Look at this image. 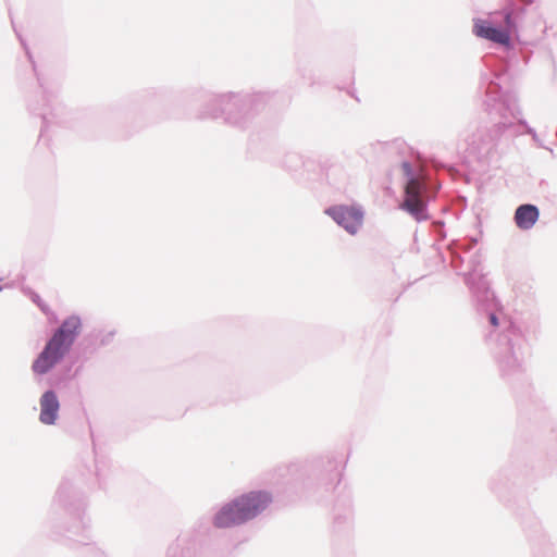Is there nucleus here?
<instances>
[{
	"instance_id": "f257e3e1",
	"label": "nucleus",
	"mask_w": 557,
	"mask_h": 557,
	"mask_svg": "<svg viewBox=\"0 0 557 557\" xmlns=\"http://www.w3.org/2000/svg\"><path fill=\"white\" fill-rule=\"evenodd\" d=\"M492 60L493 58L488 55L483 58L487 71L480 75L479 91L484 95V110L495 122L491 127L476 129L471 136L468 147L469 152L473 153L481 162H488L496 156L499 141L504 136H518L516 124L509 120V116L517 117L521 114L517 97L502 91L498 81L504 74L490 69Z\"/></svg>"
},
{
	"instance_id": "f03ea898",
	"label": "nucleus",
	"mask_w": 557,
	"mask_h": 557,
	"mask_svg": "<svg viewBox=\"0 0 557 557\" xmlns=\"http://www.w3.org/2000/svg\"><path fill=\"white\" fill-rule=\"evenodd\" d=\"M493 326L490 333V347L500 376L511 382L525 372V358L531 343L537 338L540 322L536 318L512 319L497 312L488 313Z\"/></svg>"
},
{
	"instance_id": "7ed1b4c3",
	"label": "nucleus",
	"mask_w": 557,
	"mask_h": 557,
	"mask_svg": "<svg viewBox=\"0 0 557 557\" xmlns=\"http://www.w3.org/2000/svg\"><path fill=\"white\" fill-rule=\"evenodd\" d=\"M48 523L55 535L64 540L71 548L86 546L88 550L100 554L96 548L91 534V521L86 513V503L75 496L70 482L63 481L53 497Z\"/></svg>"
},
{
	"instance_id": "20e7f679",
	"label": "nucleus",
	"mask_w": 557,
	"mask_h": 557,
	"mask_svg": "<svg viewBox=\"0 0 557 557\" xmlns=\"http://www.w3.org/2000/svg\"><path fill=\"white\" fill-rule=\"evenodd\" d=\"M262 94L225 92L211 95L199 110L197 117L222 119L226 124L245 128L255 117Z\"/></svg>"
},
{
	"instance_id": "39448f33",
	"label": "nucleus",
	"mask_w": 557,
	"mask_h": 557,
	"mask_svg": "<svg viewBox=\"0 0 557 557\" xmlns=\"http://www.w3.org/2000/svg\"><path fill=\"white\" fill-rule=\"evenodd\" d=\"M400 169L405 178L404 200L399 208L410 214L417 222L429 219L428 205L440 185L432 186L419 161L404 160Z\"/></svg>"
},
{
	"instance_id": "423d86ee",
	"label": "nucleus",
	"mask_w": 557,
	"mask_h": 557,
	"mask_svg": "<svg viewBox=\"0 0 557 557\" xmlns=\"http://www.w3.org/2000/svg\"><path fill=\"white\" fill-rule=\"evenodd\" d=\"M271 503L269 492L250 491L222 505L213 515L212 524L218 529L245 524L262 513Z\"/></svg>"
},
{
	"instance_id": "0eeeda50",
	"label": "nucleus",
	"mask_w": 557,
	"mask_h": 557,
	"mask_svg": "<svg viewBox=\"0 0 557 557\" xmlns=\"http://www.w3.org/2000/svg\"><path fill=\"white\" fill-rule=\"evenodd\" d=\"M39 85L41 88V104H29V110L33 114L38 115L42 120V126L40 129V138L44 137V133L52 125L62 124L65 116V108L58 100L57 91L50 89L41 82L38 77Z\"/></svg>"
},
{
	"instance_id": "6e6552de",
	"label": "nucleus",
	"mask_w": 557,
	"mask_h": 557,
	"mask_svg": "<svg viewBox=\"0 0 557 557\" xmlns=\"http://www.w3.org/2000/svg\"><path fill=\"white\" fill-rule=\"evenodd\" d=\"M505 27L493 25L490 21L483 18L474 20L473 34L480 38L504 46L509 49L511 45V32L516 28V22L512 18V9L503 10Z\"/></svg>"
},
{
	"instance_id": "1a4fd4ad",
	"label": "nucleus",
	"mask_w": 557,
	"mask_h": 557,
	"mask_svg": "<svg viewBox=\"0 0 557 557\" xmlns=\"http://www.w3.org/2000/svg\"><path fill=\"white\" fill-rule=\"evenodd\" d=\"M338 226L349 235H356L363 224L364 211L356 205H334L324 210Z\"/></svg>"
},
{
	"instance_id": "9d476101",
	"label": "nucleus",
	"mask_w": 557,
	"mask_h": 557,
	"mask_svg": "<svg viewBox=\"0 0 557 557\" xmlns=\"http://www.w3.org/2000/svg\"><path fill=\"white\" fill-rule=\"evenodd\" d=\"M83 322L79 315L71 314L66 317L58 329L54 330L49 343L69 352L76 338L81 334Z\"/></svg>"
},
{
	"instance_id": "9b49d317",
	"label": "nucleus",
	"mask_w": 557,
	"mask_h": 557,
	"mask_svg": "<svg viewBox=\"0 0 557 557\" xmlns=\"http://www.w3.org/2000/svg\"><path fill=\"white\" fill-rule=\"evenodd\" d=\"M67 352L52 345L47 341L44 349L32 363V371L37 375L49 373L59 362L63 360Z\"/></svg>"
},
{
	"instance_id": "f8f14e48",
	"label": "nucleus",
	"mask_w": 557,
	"mask_h": 557,
	"mask_svg": "<svg viewBox=\"0 0 557 557\" xmlns=\"http://www.w3.org/2000/svg\"><path fill=\"white\" fill-rule=\"evenodd\" d=\"M354 524L352 502L350 497L337 499L334 506L333 528L337 533L349 532Z\"/></svg>"
},
{
	"instance_id": "ddd939ff",
	"label": "nucleus",
	"mask_w": 557,
	"mask_h": 557,
	"mask_svg": "<svg viewBox=\"0 0 557 557\" xmlns=\"http://www.w3.org/2000/svg\"><path fill=\"white\" fill-rule=\"evenodd\" d=\"M39 421L45 425L55 424L60 410L57 393L53 389L46 391L39 398Z\"/></svg>"
},
{
	"instance_id": "4468645a",
	"label": "nucleus",
	"mask_w": 557,
	"mask_h": 557,
	"mask_svg": "<svg viewBox=\"0 0 557 557\" xmlns=\"http://www.w3.org/2000/svg\"><path fill=\"white\" fill-rule=\"evenodd\" d=\"M465 283L470 289L472 296L478 302H484L490 299L491 290L485 277L475 270L465 273Z\"/></svg>"
},
{
	"instance_id": "2eb2a0df",
	"label": "nucleus",
	"mask_w": 557,
	"mask_h": 557,
	"mask_svg": "<svg viewBox=\"0 0 557 557\" xmlns=\"http://www.w3.org/2000/svg\"><path fill=\"white\" fill-rule=\"evenodd\" d=\"M540 218V210L535 205H520L513 215V220L518 228L522 231L531 230Z\"/></svg>"
},
{
	"instance_id": "dca6fc26",
	"label": "nucleus",
	"mask_w": 557,
	"mask_h": 557,
	"mask_svg": "<svg viewBox=\"0 0 557 557\" xmlns=\"http://www.w3.org/2000/svg\"><path fill=\"white\" fill-rule=\"evenodd\" d=\"M22 292L24 295L28 296L30 300L45 313H49L50 308L49 306L41 299V297L34 292L30 287L24 286L22 288Z\"/></svg>"
},
{
	"instance_id": "f3484780",
	"label": "nucleus",
	"mask_w": 557,
	"mask_h": 557,
	"mask_svg": "<svg viewBox=\"0 0 557 557\" xmlns=\"http://www.w3.org/2000/svg\"><path fill=\"white\" fill-rule=\"evenodd\" d=\"M301 164V158L298 153L288 152L283 159V166L288 171L296 170Z\"/></svg>"
},
{
	"instance_id": "a211bd4d",
	"label": "nucleus",
	"mask_w": 557,
	"mask_h": 557,
	"mask_svg": "<svg viewBox=\"0 0 557 557\" xmlns=\"http://www.w3.org/2000/svg\"><path fill=\"white\" fill-rule=\"evenodd\" d=\"M522 113L520 115H518L517 117H511L509 116V120L513 122V120H517V123L516 124V129L519 132L518 135H521L522 133L520 132L519 129V126H523L524 127V133L531 135L532 137H535V129L533 127H531L528 122L521 117Z\"/></svg>"
},
{
	"instance_id": "6ab92c4d",
	"label": "nucleus",
	"mask_w": 557,
	"mask_h": 557,
	"mask_svg": "<svg viewBox=\"0 0 557 557\" xmlns=\"http://www.w3.org/2000/svg\"><path fill=\"white\" fill-rule=\"evenodd\" d=\"M522 113L520 115H518L517 117H511L509 116V120L513 122V120H517V123L516 124V129L519 132L518 135H521L522 133L520 132L519 129V126H523L524 127V133L531 135L532 137H535V129L533 127H531L528 122L521 117Z\"/></svg>"
},
{
	"instance_id": "aec40b11",
	"label": "nucleus",
	"mask_w": 557,
	"mask_h": 557,
	"mask_svg": "<svg viewBox=\"0 0 557 557\" xmlns=\"http://www.w3.org/2000/svg\"><path fill=\"white\" fill-rule=\"evenodd\" d=\"M330 484H338L341 481L342 473L337 468V463L330 461Z\"/></svg>"
},
{
	"instance_id": "412c9836",
	"label": "nucleus",
	"mask_w": 557,
	"mask_h": 557,
	"mask_svg": "<svg viewBox=\"0 0 557 557\" xmlns=\"http://www.w3.org/2000/svg\"><path fill=\"white\" fill-rule=\"evenodd\" d=\"M115 336V331L101 332L97 336V341L100 346L109 345Z\"/></svg>"
},
{
	"instance_id": "4be33fe9",
	"label": "nucleus",
	"mask_w": 557,
	"mask_h": 557,
	"mask_svg": "<svg viewBox=\"0 0 557 557\" xmlns=\"http://www.w3.org/2000/svg\"><path fill=\"white\" fill-rule=\"evenodd\" d=\"M300 73H301L302 78H304V79H306V81H308L309 85H311V86H312V85L314 84L313 76H312L311 72L309 73V75H308V76H307V75H306V73H305V69H304V70H301V72H300Z\"/></svg>"
},
{
	"instance_id": "5701e85b",
	"label": "nucleus",
	"mask_w": 557,
	"mask_h": 557,
	"mask_svg": "<svg viewBox=\"0 0 557 557\" xmlns=\"http://www.w3.org/2000/svg\"><path fill=\"white\" fill-rule=\"evenodd\" d=\"M532 139L534 140V143H536L539 146L542 147V144L540 141V138H539L537 134H535V137H532Z\"/></svg>"
},
{
	"instance_id": "b1692460",
	"label": "nucleus",
	"mask_w": 557,
	"mask_h": 557,
	"mask_svg": "<svg viewBox=\"0 0 557 557\" xmlns=\"http://www.w3.org/2000/svg\"><path fill=\"white\" fill-rule=\"evenodd\" d=\"M11 285L7 284V285H0V292L3 290V288L5 287H10Z\"/></svg>"
},
{
	"instance_id": "393cba45",
	"label": "nucleus",
	"mask_w": 557,
	"mask_h": 557,
	"mask_svg": "<svg viewBox=\"0 0 557 557\" xmlns=\"http://www.w3.org/2000/svg\"><path fill=\"white\" fill-rule=\"evenodd\" d=\"M26 54L28 55L29 59L32 58L30 53H29V51L27 49H26Z\"/></svg>"
}]
</instances>
